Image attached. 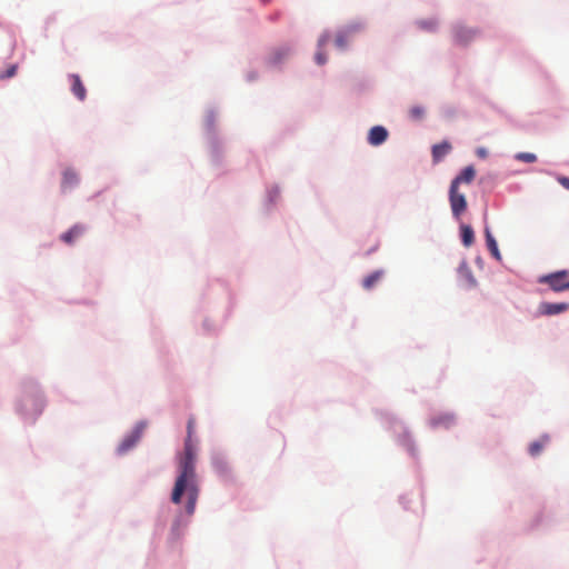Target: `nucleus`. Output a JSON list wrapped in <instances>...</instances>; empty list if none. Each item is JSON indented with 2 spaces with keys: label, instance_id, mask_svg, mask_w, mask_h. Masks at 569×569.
<instances>
[{
  "label": "nucleus",
  "instance_id": "nucleus-1",
  "mask_svg": "<svg viewBox=\"0 0 569 569\" xmlns=\"http://www.w3.org/2000/svg\"><path fill=\"white\" fill-rule=\"evenodd\" d=\"M183 493H186L188 498L186 510L189 515H192L194 512L199 495L193 465H183V468L174 483L171 496L172 502L179 503Z\"/></svg>",
  "mask_w": 569,
  "mask_h": 569
},
{
  "label": "nucleus",
  "instance_id": "nucleus-2",
  "mask_svg": "<svg viewBox=\"0 0 569 569\" xmlns=\"http://www.w3.org/2000/svg\"><path fill=\"white\" fill-rule=\"evenodd\" d=\"M194 418L190 417L187 423V438L184 441L183 460L181 462H193L198 458L199 441L194 438Z\"/></svg>",
  "mask_w": 569,
  "mask_h": 569
},
{
  "label": "nucleus",
  "instance_id": "nucleus-3",
  "mask_svg": "<svg viewBox=\"0 0 569 569\" xmlns=\"http://www.w3.org/2000/svg\"><path fill=\"white\" fill-rule=\"evenodd\" d=\"M539 283L548 284L555 292H561L569 289V271L559 270L549 274L539 277Z\"/></svg>",
  "mask_w": 569,
  "mask_h": 569
},
{
  "label": "nucleus",
  "instance_id": "nucleus-4",
  "mask_svg": "<svg viewBox=\"0 0 569 569\" xmlns=\"http://www.w3.org/2000/svg\"><path fill=\"white\" fill-rule=\"evenodd\" d=\"M146 427V422L137 423L134 428L128 435H126L122 441L118 445L117 452L119 455H124L133 449L134 446L140 441Z\"/></svg>",
  "mask_w": 569,
  "mask_h": 569
},
{
  "label": "nucleus",
  "instance_id": "nucleus-5",
  "mask_svg": "<svg viewBox=\"0 0 569 569\" xmlns=\"http://www.w3.org/2000/svg\"><path fill=\"white\" fill-rule=\"evenodd\" d=\"M449 201L452 214L459 218L461 213L467 209V200L463 193L458 192V188L450 186Z\"/></svg>",
  "mask_w": 569,
  "mask_h": 569
},
{
  "label": "nucleus",
  "instance_id": "nucleus-6",
  "mask_svg": "<svg viewBox=\"0 0 569 569\" xmlns=\"http://www.w3.org/2000/svg\"><path fill=\"white\" fill-rule=\"evenodd\" d=\"M455 425L456 417L449 412L436 415L430 419V426L432 428L450 429Z\"/></svg>",
  "mask_w": 569,
  "mask_h": 569
},
{
  "label": "nucleus",
  "instance_id": "nucleus-7",
  "mask_svg": "<svg viewBox=\"0 0 569 569\" xmlns=\"http://www.w3.org/2000/svg\"><path fill=\"white\" fill-rule=\"evenodd\" d=\"M86 232V227L83 224L77 223L72 228H70L67 232L62 233L60 236V239L71 246L79 238H81Z\"/></svg>",
  "mask_w": 569,
  "mask_h": 569
},
{
  "label": "nucleus",
  "instance_id": "nucleus-8",
  "mask_svg": "<svg viewBox=\"0 0 569 569\" xmlns=\"http://www.w3.org/2000/svg\"><path fill=\"white\" fill-rule=\"evenodd\" d=\"M569 309V303L567 302H559V303H551V302H542L539 306V312L543 316H553L561 312H565Z\"/></svg>",
  "mask_w": 569,
  "mask_h": 569
},
{
  "label": "nucleus",
  "instance_id": "nucleus-9",
  "mask_svg": "<svg viewBox=\"0 0 569 569\" xmlns=\"http://www.w3.org/2000/svg\"><path fill=\"white\" fill-rule=\"evenodd\" d=\"M388 138V131L382 126H375L370 129L368 134V142L371 146H380Z\"/></svg>",
  "mask_w": 569,
  "mask_h": 569
},
{
  "label": "nucleus",
  "instance_id": "nucleus-10",
  "mask_svg": "<svg viewBox=\"0 0 569 569\" xmlns=\"http://www.w3.org/2000/svg\"><path fill=\"white\" fill-rule=\"evenodd\" d=\"M453 32L456 41L460 44H467L477 34L476 30H472L463 26H457Z\"/></svg>",
  "mask_w": 569,
  "mask_h": 569
},
{
  "label": "nucleus",
  "instance_id": "nucleus-11",
  "mask_svg": "<svg viewBox=\"0 0 569 569\" xmlns=\"http://www.w3.org/2000/svg\"><path fill=\"white\" fill-rule=\"evenodd\" d=\"M71 91L72 93L80 100L83 101L87 96V90L84 88V84L82 83L79 74H71Z\"/></svg>",
  "mask_w": 569,
  "mask_h": 569
},
{
  "label": "nucleus",
  "instance_id": "nucleus-12",
  "mask_svg": "<svg viewBox=\"0 0 569 569\" xmlns=\"http://www.w3.org/2000/svg\"><path fill=\"white\" fill-rule=\"evenodd\" d=\"M476 177V170L472 166H468L466 167L461 173L456 177L452 182H451V186H455L456 188H458V186L460 183H470Z\"/></svg>",
  "mask_w": 569,
  "mask_h": 569
},
{
  "label": "nucleus",
  "instance_id": "nucleus-13",
  "mask_svg": "<svg viewBox=\"0 0 569 569\" xmlns=\"http://www.w3.org/2000/svg\"><path fill=\"white\" fill-rule=\"evenodd\" d=\"M451 150V144L447 141H443L439 144H435L432 147V160L433 162L441 161Z\"/></svg>",
  "mask_w": 569,
  "mask_h": 569
},
{
  "label": "nucleus",
  "instance_id": "nucleus-14",
  "mask_svg": "<svg viewBox=\"0 0 569 569\" xmlns=\"http://www.w3.org/2000/svg\"><path fill=\"white\" fill-rule=\"evenodd\" d=\"M290 54V48L281 47L273 50L269 56V63L276 66L281 63Z\"/></svg>",
  "mask_w": 569,
  "mask_h": 569
},
{
  "label": "nucleus",
  "instance_id": "nucleus-15",
  "mask_svg": "<svg viewBox=\"0 0 569 569\" xmlns=\"http://www.w3.org/2000/svg\"><path fill=\"white\" fill-rule=\"evenodd\" d=\"M485 234H486V243H487L488 250L490 251V253L492 254L493 258H496L497 260H501V254L498 249L497 241L488 228H486Z\"/></svg>",
  "mask_w": 569,
  "mask_h": 569
},
{
  "label": "nucleus",
  "instance_id": "nucleus-16",
  "mask_svg": "<svg viewBox=\"0 0 569 569\" xmlns=\"http://www.w3.org/2000/svg\"><path fill=\"white\" fill-rule=\"evenodd\" d=\"M383 277L382 270H377L363 278L362 287L366 290H371Z\"/></svg>",
  "mask_w": 569,
  "mask_h": 569
},
{
  "label": "nucleus",
  "instance_id": "nucleus-17",
  "mask_svg": "<svg viewBox=\"0 0 569 569\" xmlns=\"http://www.w3.org/2000/svg\"><path fill=\"white\" fill-rule=\"evenodd\" d=\"M78 183V176L73 170L67 169L63 172L61 187L63 190H69Z\"/></svg>",
  "mask_w": 569,
  "mask_h": 569
},
{
  "label": "nucleus",
  "instance_id": "nucleus-18",
  "mask_svg": "<svg viewBox=\"0 0 569 569\" xmlns=\"http://www.w3.org/2000/svg\"><path fill=\"white\" fill-rule=\"evenodd\" d=\"M461 241L465 247H470L475 242V233L470 226L462 224L460 227Z\"/></svg>",
  "mask_w": 569,
  "mask_h": 569
},
{
  "label": "nucleus",
  "instance_id": "nucleus-19",
  "mask_svg": "<svg viewBox=\"0 0 569 569\" xmlns=\"http://www.w3.org/2000/svg\"><path fill=\"white\" fill-rule=\"evenodd\" d=\"M549 442L548 436H542L538 440L533 441L529 446V452L531 457H537L545 448V446Z\"/></svg>",
  "mask_w": 569,
  "mask_h": 569
},
{
  "label": "nucleus",
  "instance_id": "nucleus-20",
  "mask_svg": "<svg viewBox=\"0 0 569 569\" xmlns=\"http://www.w3.org/2000/svg\"><path fill=\"white\" fill-rule=\"evenodd\" d=\"M328 39H329L328 34H323V36H321V37H320V39H319V41H318L319 51L316 53L315 59H316V62H317L318 64H320V66H321V64H325V63H326V61H327V57H326V54L322 52V48H323V47H325V44L327 43Z\"/></svg>",
  "mask_w": 569,
  "mask_h": 569
},
{
  "label": "nucleus",
  "instance_id": "nucleus-21",
  "mask_svg": "<svg viewBox=\"0 0 569 569\" xmlns=\"http://www.w3.org/2000/svg\"><path fill=\"white\" fill-rule=\"evenodd\" d=\"M352 32H353V29L350 28L347 31H345L342 33H339L336 37V44H337V47L340 48V49H345L347 47V43H348V38H349L350 33H352Z\"/></svg>",
  "mask_w": 569,
  "mask_h": 569
},
{
  "label": "nucleus",
  "instance_id": "nucleus-22",
  "mask_svg": "<svg viewBox=\"0 0 569 569\" xmlns=\"http://www.w3.org/2000/svg\"><path fill=\"white\" fill-rule=\"evenodd\" d=\"M409 116L413 120H421L425 116V109L421 106H413L409 109Z\"/></svg>",
  "mask_w": 569,
  "mask_h": 569
},
{
  "label": "nucleus",
  "instance_id": "nucleus-23",
  "mask_svg": "<svg viewBox=\"0 0 569 569\" xmlns=\"http://www.w3.org/2000/svg\"><path fill=\"white\" fill-rule=\"evenodd\" d=\"M516 159L527 163H533L537 161V156L531 152H519L516 154Z\"/></svg>",
  "mask_w": 569,
  "mask_h": 569
},
{
  "label": "nucleus",
  "instance_id": "nucleus-24",
  "mask_svg": "<svg viewBox=\"0 0 569 569\" xmlns=\"http://www.w3.org/2000/svg\"><path fill=\"white\" fill-rule=\"evenodd\" d=\"M17 66L16 64H12L10 66V68L6 71V73L3 76H1L0 78H11L16 74L17 72Z\"/></svg>",
  "mask_w": 569,
  "mask_h": 569
},
{
  "label": "nucleus",
  "instance_id": "nucleus-25",
  "mask_svg": "<svg viewBox=\"0 0 569 569\" xmlns=\"http://www.w3.org/2000/svg\"><path fill=\"white\" fill-rule=\"evenodd\" d=\"M557 181L567 190H569V178L565 176H558Z\"/></svg>",
  "mask_w": 569,
  "mask_h": 569
},
{
  "label": "nucleus",
  "instance_id": "nucleus-26",
  "mask_svg": "<svg viewBox=\"0 0 569 569\" xmlns=\"http://www.w3.org/2000/svg\"><path fill=\"white\" fill-rule=\"evenodd\" d=\"M477 156H478L479 158L485 159V158H487L488 152H487V150H486L485 148H478V149H477Z\"/></svg>",
  "mask_w": 569,
  "mask_h": 569
},
{
  "label": "nucleus",
  "instance_id": "nucleus-27",
  "mask_svg": "<svg viewBox=\"0 0 569 569\" xmlns=\"http://www.w3.org/2000/svg\"><path fill=\"white\" fill-rule=\"evenodd\" d=\"M421 26L426 29H433L436 27V22L435 21H430V22H421Z\"/></svg>",
  "mask_w": 569,
  "mask_h": 569
},
{
  "label": "nucleus",
  "instance_id": "nucleus-28",
  "mask_svg": "<svg viewBox=\"0 0 569 569\" xmlns=\"http://www.w3.org/2000/svg\"><path fill=\"white\" fill-rule=\"evenodd\" d=\"M470 283L471 286H476V280L470 276Z\"/></svg>",
  "mask_w": 569,
  "mask_h": 569
}]
</instances>
